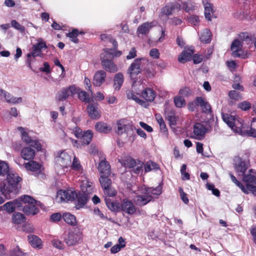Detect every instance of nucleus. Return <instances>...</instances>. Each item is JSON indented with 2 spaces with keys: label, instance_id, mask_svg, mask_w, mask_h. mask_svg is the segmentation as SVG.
<instances>
[{
  "label": "nucleus",
  "instance_id": "nucleus-9",
  "mask_svg": "<svg viewBox=\"0 0 256 256\" xmlns=\"http://www.w3.org/2000/svg\"><path fill=\"white\" fill-rule=\"evenodd\" d=\"M46 48L47 46L46 43L44 42L38 41V43L34 44L32 48V52L27 54V62L28 64V66L32 68L31 66V60L30 58L31 57L35 58L36 56H41L42 49Z\"/></svg>",
  "mask_w": 256,
  "mask_h": 256
},
{
  "label": "nucleus",
  "instance_id": "nucleus-7",
  "mask_svg": "<svg viewBox=\"0 0 256 256\" xmlns=\"http://www.w3.org/2000/svg\"><path fill=\"white\" fill-rule=\"evenodd\" d=\"M222 118L224 122L234 130L240 131L242 128V120L236 118L235 116L228 114L222 113Z\"/></svg>",
  "mask_w": 256,
  "mask_h": 256
},
{
  "label": "nucleus",
  "instance_id": "nucleus-61",
  "mask_svg": "<svg viewBox=\"0 0 256 256\" xmlns=\"http://www.w3.org/2000/svg\"><path fill=\"white\" fill-rule=\"evenodd\" d=\"M84 132L78 126H76L72 129V134H74L76 138H80L83 134Z\"/></svg>",
  "mask_w": 256,
  "mask_h": 256
},
{
  "label": "nucleus",
  "instance_id": "nucleus-2",
  "mask_svg": "<svg viewBox=\"0 0 256 256\" xmlns=\"http://www.w3.org/2000/svg\"><path fill=\"white\" fill-rule=\"evenodd\" d=\"M22 180L17 174L8 173L7 174V184L4 182L0 186V190L2 194L16 192L18 188L19 182Z\"/></svg>",
  "mask_w": 256,
  "mask_h": 256
},
{
  "label": "nucleus",
  "instance_id": "nucleus-12",
  "mask_svg": "<svg viewBox=\"0 0 256 256\" xmlns=\"http://www.w3.org/2000/svg\"><path fill=\"white\" fill-rule=\"evenodd\" d=\"M144 59V58H137L130 64L128 70V73L131 78L138 76L142 72Z\"/></svg>",
  "mask_w": 256,
  "mask_h": 256
},
{
  "label": "nucleus",
  "instance_id": "nucleus-48",
  "mask_svg": "<svg viewBox=\"0 0 256 256\" xmlns=\"http://www.w3.org/2000/svg\"><path fill=\"white\" fill-rule=\"evenodd\" d=\"M144 166L146 172H150L152 170H158L159 168L158 165L151 160L147 162Z\"/></svg>",
  "mask_w": 256,
  "mask_h": 256
},
{
  "label": "nucleus",
  "instance_id": "nucleus-23",
  "mask_svg": "<svg viewBox=\"0 0 256 256\" xmlns=\"http://www.w3.org/2000/svg\"><path fill=\"white\" fill-rule=\"evenodd\" d=\"M98 169L100 176H110L111 174L110 166L109 162L106 160H102L100 162Z\"/></svg>",
  "mask_w": 256,
  "mask_h": 256
},
{
  "label": "nucleus",
  "instance_id": "nucleus-29",
  "mask_svg": "<svg viewBox=\"0 0 256 256\" xmlns=\"http://www.w3.org/2000/svg\"><path fill=\"white\" fill-rule=\"evenodd\" d=\"M0 95L3 96L5 98L6 101L8 103L16 104L20 103L22 101V98H21L14 97L11 94L8 93L2 89H0Z\"/></svg>",
  "mask_w": 256,
  "mask_h": 256
},
{
  "label": "nucleus",
  "instance_id": "nucleus-17",
  "mask_svg": "<svg viewBox=\"0 0 256 256\" xmlns=\"http://www.w3.org/2000/svg\"><path fill=\"white\" fill-rule=\"evenodd\" d=\"M194 54V49L193 47L186 48L184 51L179 55L178 60L182 63L190 61L192 60Z\"/></svg>",
  "mask_w": 256,
  "mask_h": 256
},
{
  "label": "nucleus",
  "instance_id": "nucleus-15",
  "mask_svg": "<svg viewBox=\"0 0 256 256\" xmlns=\"http://www.w3.org/2000/svg\"><path fill=\"white\" fill-rule=\"evenodd\" d=\"M134 193L136 196L134 200V202L139 206H144L149 202H152V198L148 194H146L144 190L143 194H138L135 192Z\"/></svg>",
  "mask_w": 256,
  "mask_h": 256
},
{
  "label": "nucleus",
  "instance_id": "nucleus-32",
  "mask_svg": "<svg viewBox=\"0 0 256 256\" xmlns=\"http://www.w3.org/2000/svg\"><path fill=\"white\" fill-rule=\"evenodd\" d=\"M124 81V76L122 72L116 74L114 77L113 87L115 90H118L121 88Z\"/></svg>",
  "mask_w": 256,
  "mask_h": 256
},
{
  "label": "nucleus",
  "instance_id": "nucleus-16",
  "mask_svg": "<svg viewBox=\"0 0 256 256\" xmlns=\"http://www.w3.org/2000/svg\"><path fill=\"white\" fill-rule=\"evenodd\" d=\"M86 110L88 116L92 119H98L101 116L98 103H89L87 106Z\"/></svg>",
  "mask_w": 256,
  "mask_h": 256
},
{
  "label": "nucleus",
  "instance_id": "nucleus-31",
  "mask_svg": "<svg viewBox=\"0 0 256 256\" xmlns=\"http://www.w3.org/2000/svg\"><path fill=\"white\" fill-rule=\"evenodd\" d=\"M21 156L24 160H31L34 158L35 151L30 147H24L22 150Z\"/></svg>",
  "mask_w": 256,
  "mask_h": 256
},
{
  "label": "nucleus",
  "instance_id": "nucleus-26",
  "mask_svg": "<svg viewBox=\"0 0 256 256\" xmlns=\"http://www.w3.org/2000/svg\"><path fill=\"white\" fill-rule=\"evenodd\" d=\"M235 169L236 172L238 173V176H242L245 174V172L248 169V166L246 162L242 160L241 158H239L235 165Z\"/></svg>",
  "mask_w": 256,
  "mask_h": 256
},
{
  "label": "nucleus",
  "instance_id": "nucleus-55",
  "mask_svg": "<svg viewBox=\"0 0 256 256\" xmlns=\"http://www.w3.org/2000/svg\"><path fill=\"white\" fill-rule=\"evenodd\" d=\"M127 96L128 98H131L135 100L137 103L142 106L145 104V102L138 98L136 94L132 92H130L127 94Z\"/></svg>",
  "mask_w": 256,
  "mask_h": 256
},
{
  "label": "nucleus",
  "instance_id": "nucleus-5",
  "mask_svg": "<svg viewBox=\"0 0 256 256\" xmlns=\"http://www.w3.org/2000/svg\"><path fill=\"white\" fill-rule=\"evenodd\" d=\"M101 64L102 68L106 72L114 73L118 72V68L114 62L112 54H106L104 52L100 55Z\"/></svg>",
  "mask_w": 256,
  "mask_h": 256
},
{
  "label": "nucleus",
  "instance_id": "nucleus-18",
  "mask_svg": "<svg viewBox=\"0 0 256 256\" xmlns=\"http://www.w3.org/2000/svg\"><path fill=\"white\" fill-rule=\"evenodd\" d=\"M195 104L196 106L200 107L202 112L204 114H208L212 112L210 105L202 96H198L196 98Z\"/></svg>",
  "mask_w": 256,
  "mask_h": 256
},
{
  "label": "nucleus",
  "instance_id": "nucleus-24",
  "mask_svg": "<svg viewBox=\"0 0 256 256\" xmlns=\"http://www.w3.org/2000/svg\"><path fill=\"white\" fill-rule=\"evenodd\" d=\"M154 26V24L153 22H144L138 26L136 34L138 36L140 34H147L149 33L150 30Z\"/></svg>",
  "mask_w": 256,
  "mask_h": 256
},
{
  "label": "nucleus",
  "instance_id": "nucleus-19",
  "mask_svg": "<svg viewBox=\"0 0 256 256\" xmlns=\"http://www.w3.org/2000/svg\"><path fill=\"white\" fill-rule=\"evenodd\" d=\"M120 210L128 214H133L136 212V208L131 200L124 198L120 204Z\"/></svg>",
  "mask_w": 256,
  "mask_h": 256
},
{
  "label": "nucleus",
  "instance_id": "nucleus-8",
  "mask_svg": "<svg viewBox=\"0 0 256 256\" xmlns=\"http://www.w3.org/2000/svg\"><path fill=\"white\" fill-rule=\"evenodd\" d=\"M78 87L75 85L70 86L68 88H64L58 92L56 96V100L60 102L66 100L69 96H73L77 92Z\"/></svg>",
  "mask_w": 256,
  "mask_h": 256
},
{
  "label": "nucleus",
  "instance_id": "nucleus-13",
  "mask_svg": "<svg viewBox=\"0 0 256 256\" xmlns=\"http://www.w3.org/2000/svg\"><path fill=\"white\" fill-rule=\"evenodd\" d=\"M76 196L74 190H60L57 192V200L60 202L74 201Z\"/></svg>",
  "mask_w": 256,
  "mask_h": 256
},
{
  "label": "nucleus",
  "instance_id": "nucleus-47",
  "mask_svg": "<svg viewBox=\"0 0 256 256\" xmlns=\"http://www.w3.org/2000/svg\"><path fill=\"white\" fill-rule=\"evenodd\" d=\"M78 35V30L76 28H74L72 32L66 34V36L70 38V40L76 44H78L79 42V40L77 38Z\"/></svg>",
  "mask_w": 256,
  "mask_h": 256
},
{
  "label": "nucleus",
  "instance_id": "nucleus-35",
  "mask_svg": "<svg viewBox=\"0 0 256 256\" xmlns=\"http://www.w3.org/2000/svg\"><path fill=\"white\" fill-rule=\"evenodd\" d=\"M146 194L151 196L152 198V202L154 200L156 196H159L162 192V187L160 186H158L156 188H144Z\"/></svg>",
  "mask_w": 256,
  "mask_h": 256
},
{
  "label": "nucleus",
  "instance_id": "nucleus-28",
  "mask_svg": "<svg viewBox=\"0 0 256 256\" xmlns=\"http://www.w3.org/2000/svg\"><path fill=\"white\" fill-rule=\"evenodd\" d=\"M118 162L126 168H132L136 166V160L131 157H125L118 160Z\"/></svg>",
  "mask_w": 256,
  "mask_h": 256
},
{
  "label": "nucleus",
  "instance_id": "nucleus-14",
  "mask_svg": "<svg viewBox=\"0 0 256 256\" xmlns=\"http://www.w3.org/2000/svg\"><path fill=\"white\" fill-rule=\"evenodd\" d=\"M142 63V72L144 75L148 78H152L154 77L156 74L154 65L145 58L143 60Z\"/></svg>",
  "mask_w": 256,
  "mask_h": 256
},
{
  "label": "nucleus",
  "instance_id": "nucleus-37",
  "mask_svg": "<svg viewBox=\"0 0 256 256\" xmlns=\"http://www.w3.org/2000/svg\"><path fill=\"white\" fill-rule=\"evenodd\" d=\"M62 218L66 224L71 226H74L77 225L78 222L76 216L69 212L64 213Z\"/></svg>",
  "mask_w": 256,
  "mask_h": 256
},
{
  "label": "nucleus",
  "instance_id": "nucleus-22",
  "mask_svg": "<svg viewBox=\"0 0 256 256\" xmlns=\"http://www.w3.org/2000/svg\"><path fill=\"white\" fill-rule=\"evenodd\" d=\"M106 74L103 70L96 72L93 78V84L96 86H100L105 81Z\"/></svg>",
  "mask_w": 256,
  "mask_h": 256
},
{
  "label": "nucleus",
  "instance_id": "nucleus-54",
  "mask_svg": "<svg viewBox=\"0 0 256 256\" xmlns=\"http://www.w3.org/2000/svg\"><path fill=\"white\" fill-rule=\"evenodd\" d=\"M174 102L177 108H182L186 105L184 99L180 96H175L174 98Z\"/></svg>",
  "mask_w": 256,
  "mask_h": 256
},
{
  "label": "nucleus",
  "instance_id": "nucleus-60",
  "mask_svg": "<svg viewBox=\"0 0 256 256\" xmlns=\"http://www.w3.org/2000/svg\"><path fill=\"white\" fill-rule=\"evenodd\" d=\"M11 25L12 27H14L18 30H19L20 32H24L25 30V28L23 26L20 24L16 20H12L11 22Z\"/></svg>",
  "mask_w": 256,
  "mask_h": 256
},
{
  "label": "nucleus",
  "instance_id": "nucleus-49",
  "mask_svg": "<svg viewBox=\"0 0 256 256\" xmlns=\"http://www.w3.org/2000/svg\"><path fill=\"white\" fill-rule=\"evenodd\" d=\"M24 216L20 212H15L12 218V222L16 224H22L24 221Z\"/></svg>",
  "mask_w": 256,
  "mask_h": 256
},
{
  "label": "nucleus",
  "instance_id": "nucleus-63",
  "mask_svg": "<svg viewBox=\"0 0 256 256\" xmlns=\"http://www.w3.org/2000/svg\"><path fill=\"white\" fill-rule=\"evenodd\" d=\"M138 163L136 162L137 166L132 170L133 172L135 174H139L142 171L144 163L140 160H138Z\"/></svg>",
  "mask_w": 256,
  "mask_h": 256
},
{
  "label": "nucleus",
  "instance_id": "nucleus-43",
  "mask_svg": "<svg viewBox=\"0 0 256 256\" xmlns=\"http://www.w3.org/2000/svg\"><path fill=\"white\" fill-rule=\"evenodd\" d=\"M24 166L27 170L33 172L39 170L41 168V165L34 160H30L29 162L24 164Z\"/></svg>",
  "mask_w": 256,
  "mask_h": 256
},
{
  "label": "nucleus",
  "instance_id": "nucleus-42",
  "mask_svg": "<svg viewBox=\"0 0 256 256\" xmlns=\"http://www.w3.org/2000/svg\"><path fill=\"white\" fill-rule=\"evenodd\" d=\"M212 32L208 29H204L201 33L200 40L204 44H208L212 40Z\"/></svg>",
  "mask_w": 256,
  "mask_h": 256
},
{
  "label": "nucleus",
  "instance_id": "nucleus-45",
  "mask_svg": "<svg viewBox=\"0 0 256 256\" xmlns=\"http://www.w3.org/2000/svg\"><path fill=\"white\" fill-rule=\"evenodd\" d=\"M240 38L243 42L249 44L250 42L256 40V38L254 34H251L248 32H242L240 34Z\"/></svg>",
  "mask_w": 256,
  "mask_h": 256
},
{
  "label": "nucleus",
  "instance_id": "nucleus-6",
  "mask_svg": "<svg viewBox=\"0 0 256 256\" xmlns=\"http://www.w3.org/2000/svg\"><path fill=\"white\" fill-rule=\"evenodd\" d=\"M92 185L89 183L86 186H82L81 192H80L78 194H76V196L78 202L76 206H78L79 208L84 206L88 200L89 194H92Z\"/></svg>",
  "mask_w": 256,
  "mask_h": 256
},
{
  "label": "nucleus",
  "instance_id": "nucleus-36",
  "mask_svg": "<svg viewBox=\"0 0 256 256\" xmlns=\"http://www.w3.org/2000/svg\"><path fill=\"white\" fill-rule=\"evenodd\" d=\"M180 4H170L166 5L161 10V12L164 15L170 16L172 14L174 10L176 8H180Z\"/></svg>",
  "mask_w": 256,
  "mask_h": 256
},
{
  "label": "nucleus",
  "instance_id": "nucleus-62",
  "mask_svg": "<svg viewBox=\"0 0 256 256\" xmlns=\"http://www.w3.org/2000/svg\"><path fill=\"white\" fill-rule=\"evenodd\" d=\"M62 218V216L60 212H56L50 216V220L54 222H60Z\"/></svg>",
  "mask_w": 256,
  "mask_h": 256
},
{
  "label": "nucleus",
  "instance_id": "nucleus-56",
  "mask_svg": "<svg viewBox=\"0 0 256 256\" xmlns=\"http://www.w3.org/2000/svg\"><path fill=\"white\" fill-rule=\"evenodd\" d=\"M116 49H113V48H106L103 50V51L106 54H108V52L110 54H112V58L114 57H118L120 56L122 54V52L120 50H116Z\"/></svg>",
  "mask_w": 256,
  "mask_h": 256
},
{
  "label": "nucleus",
  "instance_id": "nucleus-40",
  "mask_svg": "<svg viewBox=\"0 0 256 256\" xmlns=\"http://www.w3.org/2000/svg\"><path fill=\"white\" fill-rule=\"evenodd\" d=\"M58 161L61 165L66 166L71 163V158L66 152H62L59 155Z\"/></svg>",
  "mask_w": 256,
  "mask_h": 256
},
{
  "label": "nucleus",
  "instance_id": "nucleus-39",
  "mask_svg": "<svg viewBox=\"0 0 256 256\" xmlns=\"http://www.w3.org/2000/svg\"><path fill=\"white\" fill-rule=\"evenodd\" d=\"M241 42L238 40H234L231 45V50L232 51V56L235 57H240L239 53L241 50Z\"/></svg>",
  "mask_w": 256,
  "mask_h": 256
},
{
  "label": "nucleus",
  "instance_id": "nucleus-1",
  "mask_svg": "<svg viewBox=\"0 0 256 256\" xmlns=\"http://www.w3.org/2000/svg\"><path fill=\"white\" fill-rule=\"evenodd\" d=\"M22 210L26 215L34 216L39 212L37 201L28 195H24L20 198Z\"/></svg>",
  "mask_w": 256,
  "mask_h": 256
},
{
  "label": "nucleus",
  "instance_id": "nucleus-30",
  "mask_svg": "<svg viewBox=\"0 0 256 256\" xmlns=\"http://www.w3.org/2000/svg\"><path fill=\"white\" fill-rule=\"evenodd\" d=\"M96 130L104 134H108L112 131V127L103 122H97L95 124Z\"/></svg>",
  "mask_w": 256,
  "mask_h": 256
},
{
  "label": "nucleus",
  "instance_id": "nucleus-20",
  "mask_svg": "<svg viewBox=\"0 0 256 256\" xmlns=\"http://www.w3.org/2000/svg\"><path fill=\"white\" fill-rule=\"evenodd\" d=\"M206 130L205 126L201 123L196 122L194 126V134L198 140H201L204 136Z\"/></svg>",
  "mask_w": 256,
  "mask_h": 256
},
{
  "label": "nucleus",
  "instance_id": "nucleus-25",
  "mask_svg": "<svg viewBox=\"0 0 256 256\" xmlns=\"http://www.w3.org/2000/svg\"><path fill=\"white\" fill-rule=\"evenodd\" d=\"M202 2L204 6V16L206 18L210 21L212 18H216V16L214 14L213 6L212 4L208 2L206 0H202Z\"/></svg>",
  "mask_w": 256,
  "mask_h": 256
},
{
  "label": "nucleus",
  "instance_id": "nucleus-38",
  "mask_svg": "<svg viewBox=\"0 0 256 256\" xmlns=\"http://www.w3.org/2000/svg\"><path fill=\"white\" fill-rule=\"evenodd\" d=\"M106 204L107 207L112 212H118L120 210V204L116 202L112 201L110 198L105 199Z\"/></svg>",
  "mask_w": 256,
  "mask_h": 256
},
{
  "label": "nucleus",
  "instance_id": "nucleus-4",
  "mask_svg": "<svg viewBox=\"0 0 256 256\" xmlns=\"http://www.w3.org/2000/svg\"><path fill=\"white\" fill-rule=\"evenodd\" d=\"M118 134H126L130 136V139L133 142L136 138V134L134 132L135 127L132 122H128L126 119L122 118L117 121Z\"/></svg>",
  "mask_w": 256,
  "mask_h": 256
},
{
  "label": "nucleus",
  "instance_id": "nucleus-46",
  "mask_svg": "<svg viewBox=\"0 0 256 256\" xmlns=\"http://www.w3.org/2000/svg\"><path fill=\"white\" fill-rule=\"evenodd\" d=\"M109 176H100L99 180L102 189L112 185V180L109 178Z\"/></svg>",
  "mask_w": 256,
  "mask_h": 256
},
{
  "label": "nucleus",
  "instance_id": "nucleus-21",
  "mask_svg": "<svg viewBox=\"0 0 256 256\" xmlns=\"http://www.w3.org/2000/svg\"><path fill=\"white\" fill-rule=\"evenodd\" d=\"M20 198L14 200L12 202H9L6 203L4 205V210L10 212H12L16 209L18 210H21L22 208H20Z\"/></svg>",
  "mask_w": 256,
  "mask_h": 256
},
{
  "label": "nucleus",
  "instance_id": "nucleus-27",
  "mask_svg": "<svg viewBox=\"0 0 256 256\" xmlns=\"http://www.w3.org/2000/svg\"><path fill=\"white\" fill-rule=\"evenodd\" d=\"M142 96L146 100L152 102L156 96V92L152 88H148L142 90Z\"/></svg>",
  "mask_w": 256,
  "mask_h": 256
},
{
  "label": "nucleus",
  "instance_id": "nucleus-52",
  "mask_svg": "<svg viewBox=\"0 0 256 256\" xmlns=\"http://www.w3.org/2000/svg\"><path fill=\"white\" fill-rule=\"evenodd\" d=\"M229 175L232 181L243 192H246V191L245 189V186L242 184V182L238 181L232 173H229Z\"/></svg>",
  "mask_w": 256,
  "mask_h": 256
},
{
  "label": "nucleus",
  "instance_id": "nucleus-59",
  "mask_svg": "<svg viewBox=\"0 0 256 256\" xmlns=\"http://www.w3.org/2000/svg\"><path fill=\"white\" fill-rule=\"evenodd\" d=\"M206 188L208 190H210L212 192V194L216 196H220V190L215 188L213 184H206Z\"/></svg>",
  "mask_w": 256,
  "mask_h": 256
},
{
  "label": "nucleus",
  "instance_id": "nucleus-44",
  "mask_svg": "<svg viewBox=\"0 0 256 256\" xmlns=\"http://www.w3.org/2000/svg\"><path fill=\"white\" fill-rule=\"evenodd\" d=\"M77 92L76 94H78V98L82 102L86 103H90V98L89 94L84 90H81L78 88Z\"/></svg>",
  "mask_w": 256,
  "mask_h": 256
},
{
  "label": "nucleus",
  "instance_id": "nucleus-58",
  "mask_svg": "<svg viewBox=\"0 0 256 256\" xmlns=\"http://www.w3.org/2000/svg\"><path fill=\"white\" fill-rule=\"evenodd\" d=\"M238 108L244 111H246L252 108V104L249 102L245 100L239 103Z\"/></svg>",
  "mask_w": 256,
  "mask_h": 256
},
{
  "label": "nucleus",
  "instance_id": "nucleus-57",
  "mask_svg": "<svg viewBox=\"0 0 256 256\" xmlns=\"http://www.w3.org/2000/svg\"><path fill=\"white\" fill-rule=\"evenodd\" d=\"M228 96L231 99L235 100H238L242 98V94L234 90H230L228 92Z\"/></svg>",
  "mask_w": 256,
  "mask_h": 256
},
{
  "label": "nucleus",
  "instance_id": "nucleus-33",
  "mask_svg": "<svg viewBox=\"0 0 256 256\" xmlns=\"http://www.w3.org/2000/svg\"><path fill=\"white\" fill-rule=\"evenodd\" d=\"M165 114L166 115V118L168 121L170 126L172 128L176 124L178 117L176 115V112L173 110L165 111Z\"/></svg>",
  "mask_w": 256,
  "mask_h": 256
},
{
  "label": "nucleus",
  "instance_id": "nucleus-64",
  "mask_svg": "<svg viewBox=\"0 0 256 256\" xmlns=\"http://www.w3.org/2000/svg\"><path fill=\"white\" fill-rule=\"evenodd\" d=\"M178 191L180 193V198L186 204H188L189 202V200L188 198L187 194L183 191L182 188H180Z\"/></svg>",
  "mask_w": 256,
  "mask_h": 256
},
{
  "label": "nucleus",
  "instance_id": "nucleus-34",
  "mask_svg": "<svg viewBox=\"0 0 256 256\" xmlns=\"http://www.w3.org/2000/svg\"><path fill=\"white\" fill-rule=\"evenodd\" d=\"M93 132L92 130H88L84 131L83 134L80 139L82 145H88L92 140Z\"/></svg>",
  "mask_w": 256,
  "mask_h": 256
},
{
  "label": "nucleus",
  "instance_id": "nucleus-10",
  "mask_svg": "<svg viewBox=\"0 0 256 256\" xmlns=\"http://www.w3.org/2000/svg\"><path fill=\"white\" fill-rule=\"evenodd\" d=\"M65 242L68 246H73L82 240V232L78 228L70 231Z\"/></svg>",
  "mask_w": 256,
  "mask_h": 256
},
{
  "label": "nucleus",
  "instance_id": "nucleus-3",
  "mask_svg": "<svg viewBox=\"0 0 256 256\" xmlns=\"http://www.w3.org/2000/svg\"><path fill=\"white\" fill-rule=\"evenodd\" d=\"M242 180L246 184V194L252 193L256 196V172L252 169L249 170L247 174L242 176Z\"/></svg>",
  "mask_w": 256,
  "mask_h": 256
},
{
  "label": "nucleus",
  "instance_id": "nucleus-50",
  "mask_svg": "<svg viewBox=\"0 0 256 256\" xmlns=\"http://www.w3.org/2000/svg\"><path fill=\"white\" fill-rule=\"evenodd\" d=\"M9 172V166L5 162H0V175L4 176Z\"/></svg>",
  "mask_w": 256,
  "mask_h": 256
},
{
  "label": "nucleus",
  "instance_id": "nucleus-11",
  "mask_svg": "<svg viewBox=\"0 0 256 256\" xmlns=\"http://www.w3.org/2000/svg\"><path fill=\"white\" fill-rule=\"evenodd\" d=\"M18 129L21 132V138L24 142L34 148L38 151L41 150L42 146L40 142L37 140H32L28 133L24 130V128L19 126L18 128Z\"/></svg>",
  "mask_w": 256,
  "mask_h": 256
},
{
  "label": "nucleus",
  "instance_id": "nucleus-51",
  "mask_svg": "<svg viewBox=\"0 0 256 256\" xmlns=\"http://www.w3.org/2000/svg\"><path fill=\"white\" fill-rule=\"evenodd\" d=\"M102 190L104 194L108 197L115 196L117 194L116 191L112 187V185Z\"/></svg>",
  "mask_w": 256,
  "mask_h": 256
},
{
  "label": "nucleus",
  "instance_id": "nucleus-41",
  "mask_svg": "<svg viewBox=\"0 0 256 256\" xmlns=\"http://www.w3.org/2000/svg\"><path fill=\"white\" fill-rule=\"evenodd\" d=\"M28 240L30 244L33 248H42V240L38 236L36 235L28 236Z\"/></svg>",
  "mask_w": 256,
  "mask_h": 256
},
{
  "label": "nucleus",
  "instance_id": "nucleus-53",
  "mask_svg": "<svg viewBox=\"0 0 256 256\" xmlns=\"http://www.w3.org/2000/svg\"><path fill=\"white\" fill-rule=\"evenodd\" d=\"M182 6L183 8L187 12L194 10L196 7L194 3L190 0L183 2Z\"/></svg>",
  "mask_w": 256,
  "mask_h": 256
}]
</instances>
